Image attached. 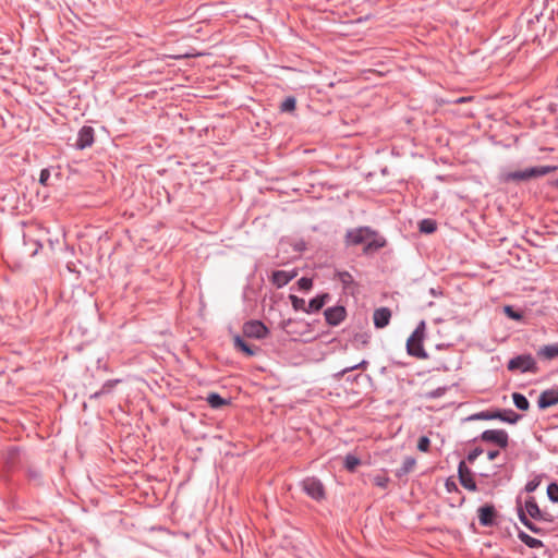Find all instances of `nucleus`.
<instances>
[{"mask_svg":"<svg viewBox=\"0 0 558 558\" xmlns=\"http://www.w3.org/2000/svg\"><path fill=\"white\" fill-rule=\"evenodd\" d=\"M348 245H364V253L368 254L381 248L386 241L377 232L367 227L349 230L345 234Z\"/></svg>","mask_w":558,"mask_h":558,"instance_id":"f257e3e1","label":"nucleus"},{"mask_svg":"<svg viewBox=\"0 0 558 558\" xmlns=\"http://www.w3.org/2000/svg\"><path fill=\"white\" fill-rule=\"evenodd\" d=\"M557 170L556 166H539V167H532L527 168L525 170H518V171H508V172H501L499 174V181L501 183H510V182H525L538 177H544L548 173H551Z\"/></svg>","mask_w":558,"mask_h":558,"instance_id":"f03ea898","label":"nucleus"},{"mask_svg":"<svg viewBox=\"0 0 558 558\" xmlns=\"http://www.w3.org/2000/svg\"><path fill=\"white\" fill-rule=\"evenodd\" d=\"M424 331H425V323L421 322L420 325L416 327V329L413 331V333L410 336V338L407 341V350L410 355L425 359L427 355L422 347V341L424 338Z\"/></svg>","mask_w":558,"mask_h":558,"instance_id":"7ed1b4c3","label":"nucleus"},{"mask_svg":"<svg viewBox=\"0 0 558 558\" xmlns=\"http://www.w3.org/2000/svg\"><path fill=\"white\" fill-rule=\"evenodd\" d=\"M508 369L511 372L519 371L522 373L532 372L536 373V362L531 355H519L511 359L508 363Z\"/></svg>","mask_w":558,"mask_h":558,"instance_id":"20e7f679","label":"nucleus"},{"mask_svg":"<svg viewBox=\"0 0 558 558\" xmlns=\"http://www.w3.org/2000/svg\"><path fill=\"white\" fill-rule=\"evenodd\" d=\"M302 487L303 490L315 500H323L325 498V487L316 477H306L302 482Z\"/></svg>","mask_w":558,"mask_h":558,"instance_id":"39448f33","label":"nucleus"},{"mask_svg":"<svg viewBox=\"0 0 558 558\" xmlns=\"http://www.w3.org/2000/svg\"><path fill=\"white\" fill-rule=\"evenodd\" d=\"M481 439L486 442H493L500 448L508 446V434L504 429H487L482 433Z\"/></svg>","mask_w":558,"mask_h":558,"instance_id":"423d86ee","label":"nucleus"},{"mask_svg":"<svg viewBox=\"0 0 558 558\" xmlns=\"http://www.w3.org/2000/svg\"><path fill=\"white\" fill-rule=\"evenodd\" d=\"M243 333L248 338L263 339L267 336V327L259 320H251L244 324Z\"/></svg>","mask_w":558,"mask_h":558,"instance_id":"0eeeda50","label":"nucleus"},{"mask_svg":"<svg viewBox=\"0 0 558 558\" xmlns=\"http://www.w3.org/2000/svg\"><path fill=\"white\" fill-rule=\"evenodd\" d=\"M324 315L329 325L337 326L345 318L347 312L343 306H333L327 308Z\"/></svg>","mask_w":558,"mask_h":558,"instance_id":"6e6552de","label":"nucleus"},{"mask_svg":"<svg viewBox=\"0 0 558 558\" xmlns=\"http://www.w3.org/2000/svg\"><path fill=\"white\" fill-rule=\"evenodd\" d=\"M459 478L461 485L469 489V490H475L476 484L473 480L471 471L466 468L465 462L461 461L459 464Z\"/></svg>","mask_w":558,"mask_h":558,"instance_id":"1a4fd4ad","label":"nucleus"},{"mask_svg":"<svg viewBox=\"0 0 558 558\" xmlns=\"http://www.w3.org/2000/svg\"><path fill=\"white\" fill-rule=\"evenodd\" d=\"M538 407L541 409H547L558 403V390H546L543 391L538 398Z\"/></svg>","mask_w":558,"mask_h":558,"instance_id":"9d476101","label":"nucleus"},{"mask_svg":"<svg viewBox=\"0 0 558 558\" xmlns=\"http://www.w3.org/2000/svg\"><path fill=\"white\" fill-rule=\"evenodd\" d=\"M390 318H391V312L387 307L377 308L373 315V320H374V325L376 326V328L386 327L389 324Z\"/></svg>","mask_w":558,"mask_h":558,"instance_id":"9b49d317","label":"nucleus"},{"mask_svg":"<svg viewBox=\"0 0 558 558\" xmlns=\"http://www.w3.org/2000/svg\"><path fill=\"white\" fill-rule=\"evenodd\" d=\"M94 142V130L90 126H84L78 133L76 146L81 149L88 147Z\"/></svg>","mask_w":558,"mask_h":558,"instance_id":"f8f14e48","label":"nucleus"},{"mask_svg":"<svg viewBox=\"0 0 558 558\" xmlns=\"http://www.w3.org/2000/svg\"><path fill=\"white\" fill-rule=\"evenodd\" d=\"M296 276L295 271L288 272L284 270H278L272 274V283L278 288H281L289 283Z\"/></svg>","mask_w":558,"mask_h":558,"instance_id":"ddd939ff","label":"nucleus"},{"mask_svg":"<svg viewBox=\"0 0 558 558\" xmlns=\"http://www.w3.org/2000/svg\"><path fill=\"white\" fill-rule=\"evenodd\" d=\"M495 515L494 507L492 506H484L478 509V520L482 525H490L493 524Z\"/></svg>","mask_w":558,"mask_h":558,"instance_id":"4468645a","label":"nucleus"},{"mask_svg":"<svg viewBox=\"0 0 558 558\" xmlns=\"http://www.w3.org/2000/svg\"><path fill=\"white\" fill-rule=\"evenodd\" d=\"M336 277L341 282L345 291H349L351 293L354 292L355 283L351 274H349L348 271H338L336 274Z\"/></svg>","mask_w":558,"mask_h":558,"instance_id":"2eb2a0df","label":"nucleus"},{"mask_svg":"<svg viewBox=\"0 0 558 558\" xmlns=\"http://www.w3.org/2000/svg\"><path fill=\"white\" fill-rule=\"evenodd\" d=\"M329 299H330V296L327 293L314 298L308 303V306L306 307L305 312L306 313L318 312L329 301Z\"/></svg>","mask_w":558,"mask_h":558,"instance_id":"dca6fc26","label":"nucleus"},{"mask_svg":"<svg viewBox=\"0 0 558 558\" xmlns=\"http://www.w3.org/2000/svg\"><path fill=\"white\" fill-rule=\"evenodd\" d=\"M524 512L527 513L533 519H539L541 518V510L533 497H530L525 500L524 504Z\"/></svg>","mask_w":558,"mask_h":558,"instance_id":"f3484780","label":"nucleus"},{"mask_svg":"<svg viewBox=\"0 0 558 558\" xmlns=\"http://www.w3.org/2000/svg\"><path fill=\"white\" fill-rule=\"evenodd\" d=\"M416 465V460L413 457H407L403 460L402 466L396 472L397 476L401 477L405 474H409L414 470Z\"/></svg>","mask_w":558,"mask_h":558,"instance_id":"a211bd4d","label":"nucleus"},{"mask_svg":"<svg viewBox=\"0 0 558 558\" xmlns=\"http://www.w3.org/2000/svg\"><path fill=\"white\" fill-rule=\"evenodd\" d=\"M233 343L235 349L240 350L245 355L252 356L255 354V351L240 336L233 337Z\"/></svg>","mask_w":558,"mask_h":558,"instance_id":"6ab92c4d","label":"nucleus"},{"mask_svg":"<svg viewBox=\"0 0 558 558\" xmlns=\"http://www.w3.org/2000/svg\"><path fill=\"white\" fill-rule=\"evenodd\" d=\"M518 537L522 543L531 548H539L543 546V542L541 539L534 538L526 534L525 532H519Z\"/></svg>","mask_w":558,"mask_h":558,"instance_id":"aec40b11","label":"nucleus"},{"mask_svg":"<svg viewBox=\"0 0 558 558\" xmlns=\"http://www.w3.org/2000/svg\"><path fill=\"white\" fill-rule=\"evenodd\" d=\"M538 355L543 356L547 360H551V359L558 356V343L543 347L538 351Z\"/></svg>","mask_w":558,"mask_h":558,"instance_id":"412c9836","label":"nucleus"},{"mask_svg":"<svg viewBox=\"0 0 558 558\" xmlns=\"http://www.w3.org/2000/svg\"><path fill=\"white\" fill-rule=\"evenodd\" d=\"M512 399H513L514 405L519 410H522V411H527L529 410L530 403H529L527 399L523 395H521L519 392H514L512 395Z\"/></svg>","mask_w":558,"mask_h":558,"instance_id":"4be33fe9","label":"nucleus"},{"mask_svg":"<svg viewBox=\"0 0 558 558\" xmlns=\"http://www.w3.org/2000/svg\"><path fill=\"white\" fill-rule=\"evenodd\" d=\"M207 402L214 409H219L227 404V400L221 398L218 393H209L207 397Z\"/></svg>","mask_w":558,"mask_h":558,"instance_id":"5701e85b","label":"nucleus"},{"mask_svg":"<svg viewBox=\"0 0 558 558\" xmlns=\"http://www.w3.org/2000/svg\"><path fill=\"white\" fill-rule=\"evenodd\" d=\"M420 230L424 233H433L436 230V222L432 219H424L420 222Z\"/></svg>","mask_w":558,"mask_h":558,"instance_id":"b1692460","label":"nucleus"},{"mask_svg":"<svg viewBox=\"0 0 558 558\" xmlns=\"http://www.w3.org/2000/svg\"><path fill=\"white\" fill-rule=\"evenodd\" d=\"M474 418H477V420H496L499 417H501V411H485V412H481L478 414H475L473 416Z\"/></svg>","mask_w":558,"mask_h":558,"instance_id":"393cba45","label":"nucleus"},{"mask_svg":"<svg viewBox=\"0 0 558 558\" xmlns=\"http://www.w3.org/2000/svg\"><path fill=\"white\" fill-rule=\"evenodd\" d=\"M520 415L514 413L513 411H501V417H499L500 421L507 422L510 424H514L519 421Z\"/></svg>","mask_w":558,"mask_h":558,"instance_id":"a878e982","label":"nucleus"},{"mask_svg":"<svg viewBox=\"0 0 558 558\" xmlns=\"http://www.w3.org/2000/svg\"><path fill=\"white\" fill-rule=\"evenodd\" d=\"M519 518L520 521L532 532L538 533L539 529H537L529 519L526 518V514L522 508L519 509Z\"/></svg>","mask_w":558,"mask_h":558,"instance_id":"bb28decb","label":"nucleus"},{"mask_svg":"<svg viewBox=\"0 0 558 558\" xmlns=\"http://www.w3.org/2000/svg\"><path fill=\"white\" fill-rule=\"evenodd\" d=\"M519 518L520 521L532 532L538 533L539 529H537L529 519L526 518V514L522 508L519 509Z\"/></svg>","mask_w":558,"mask_h":558,"instance_id":"cd10ccee","label":"nucleus"},{"mask_svg":"<svg viewBox=\"0 0 558 558\" xmlns=\"http://www.w3.org/2000/svg\"><path fill=\"white\" fill-rule=\"evenodd\" d=\"M291 304L295 311H304L306 310L305 301L296 295H290Z\"/></svg>","mask_w":558,"mask_h":558,"instance_id":"c85d7f7f","label":"nucleus"},{"mask_svg":"<svg viewBox=\"0 0 558 558\" xmlns=\"http://www.w3.org/2000/svg\"><path fill=\"white\" fill-rule=\"evenodd\" d=\"M360 464V459H357L356 457L354 456H347L345 457V460H344V465L345 468L349 470V471H354L355 468Z\"/></svg>","mask_w":558,"mask_h":558,"instance_id":"c756f323","label":"nucleus"},{"mask_svg":"<svg viewBox=\"0 0 558 558\" xmlns=\"http://www.w3.org/2000/svg\"><path fill=\"white\" fill-rule=\"evenodd\" d=\"M373 483L377 487L386 488L389 483V478L386 475H376L373 477Z\"/></svg>","mask_w":558,"mask_h":558,"instance_id":"7c9ffc66","label":"nucleus"},{"mask_svg":"<svg viewBox=\"0 0 558 558\" xmlns=\"http://www.w3.org/2000/svg\"><path fill=\"white\" fill-rule=\"evenodd\" d=\"M429 438L426 436H422L417 441V449L422 452H427L429 449Z\"/></svg>","mask_w":558,"mask_h":558,"instance_id":"2f4dec72","label":"nucleus"},{"mask_svg":"<svg viewBox=\"0 0 558 558\" xmlns=\"http://www.w3.org/2000/svg\"><path fill=\"white\" fill-rule=\"evenodd\" d=\"M547 494L553 501H558V485L555 483L549 484L547 487Z\"/></svg>","mask_w":558,"mask_h":558,"instance_id":"473e14b6","label":"nucleus"},{"mask_svg":"<svg viewBox=\"0 0 558 558\" xmlns=\"http://www.w3.org/2000/svg\"><path fill=\"white\" fill-rule=\"evenodd\" d=\"M281 110L282 111H292L295 109V99L293 97H289L287 98L282 104H281Z\"/></svg>","mask_w":558,"mask_h":558,"instance_id":"72a5a7b5","label":"nucleus"},{"mask_svg":"<svg viewBox=\"0 0 558 558\" xmlns=\"http://www.w3.org/2000/svg\"><path fill=\"white\" fill-rule=\"evenodd\" d=\"M298 284L302 290H310L313 286V282L312 279L303 277L298 281Z\"/></svg>","mask_w":558,"mask_h":558,"instance_id":"f704fd0d","label":"nucleus"},{"mask_svg":"<svg viewBox=\"0 0 558 558\" xmlns=\"http://www.w3.org/2000/svg\"><path fill=\"white\" fill-rule=\"evenodd\" d=\"M504 311L508 317H510L514 320H520L522 318V315L519 314L518 312H514L511 306H505Z\"/></svg>","mask_w":558,"mask_h":558,"instance_id":"c9c22d12","label":"nucleus"},{"mask_svg":"<svg viewBox=\"0 0 558 558\" xmlns=\"http://www.w3.org/2000/svg\"><path fill=\"white\" fill-rule=\"evenodd\" d=\"M49 177H50V172H49V170H48V169H43V170H41V172H40L39 182H40L43 185H47V184H48Z\"/></svg>","mask_w":558,"mask_h":558,"instance_id":"e433bc0d","label":"nucleus"},{"mask_svg":"<svg viewBox=\"0 0 558 558\" xmlns=\"http://www.w3.org/2000/svg\"><path fill=\"white\" fill-rule=\"evenodd\" d=\"M482 453V450L481 449H475L473 450L471 453H469L468 456V460L470 462H474L475 459Z\"/></svg>","mask_w":558,"mask_h":558,"instance_id":"4c0bfd02","label":"nucleus"},{"mask_svg":"<svg viewBox=\"0 0 558 558\" xmlns=\"http://www.w3.org/2000/svg\"><path fill=\"white\" fill-rule=\"evenodd\" d=\"M112 386H113V383H111V381H109V383L105 384V385L102 386L101 390H100V391H98V392H96V393L94 395V397H98L99 395L105 393V392H106V391H108L110 388H112Z\"/></svg>","mask_w":558,"mask_h":558,"instance_id":"58836bf2","label":"nucleus"},{"mask_svg":"<svg viewBox=\"0 0 558 558\" xmlns=\"http://www.w3.org/2000/svg\"><path fill=\"white\" fill-rule=\"evenodd\" d=\"M537 487V483L529 482L525 486L526 492H533Z\"/></svg>","mask_w":558,"mask_h":558,"instance_id":"ea45409f","label":"nucleus"},{"mask_svg":"<svg viewBox=\"0 0 558 558\" xmlns=\"http://www.w3.org/2000/svg\"><path fill=\"white\" fill-rule=\"evenodd\" d=\"M498 454H499V451L494 450V451H489V452H488V454H487V457H488V459H489L490 461H493V460H495V459L498 457Z\"/></svg>","mask_w":558,"mask_h":558,"instance_id":"a19ab883","label":"nucleus"},{"mask_svg":"<svg viewBox=\"0 0 558 558\" xmlns=\"http://www.w3.org/2000/svg\"><path fill=\"white\" fill-rule=\"evenodd\" d=\"M470 98H466V97H461L457 100V102H464L466 100H469Z\"/></svg>","mask_w":558,"mask_h":558,"instance_id":"79ce46f5","label":"nucleus"}]
</instances>
